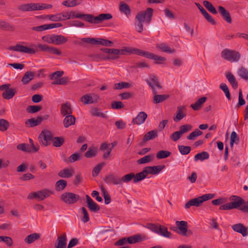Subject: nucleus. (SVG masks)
Wrapping results in <instances>:
<instances>
[{
	"label": "nucleus",
	"instance_id": "f257e3e1",
	"mask_svg": "<svg viewBox=\"0 0 248 248\" xmlns=\"http://www.w3.org/2000/svg\"><path fill=\"white\" fill-rule=\"evenodd\" d=\"M153 10L148 8L145 11H142L137 14L135 17V27L137 31L141 32L143 30V23L149 24L152 20Z\"/></svg>",
	"mask_w": 248,
	"mask_h": 248
},
{
	"label": "nucleus",
	"instance_id": "f03ea898",
	"mask_svg": "<svg viewBox=\"0 0 248 248\" xmlns=\"http://www.w3.org/2000/svg\"><path fill=\"white\" fill-rule=\"evenodd\" d=\"M152 232L166 238L171 237L172 233L168 231V228L159 224H147L146 227Z\"/></svg>",
	"mask_w": 248,
	"mask_h": 248
},
{
	"label": "nucleus",
	"instance_id": "7ed1b4c3",
	"mask_svg": "<svg viewBox=\"0 0 248 248\" xmlns=\"http://www.w3.org/2000/svg\"><path fill=\"white\" fill-rule=\"evenodd\" d=\"M230 200L232 201V202L221 205L219 207V209L228 210L232 209H237L241 206L242 207L244 203H245L244 200L242 198L236 196H231Z\"/></svg>",
	"mask_w": 248,
	"mask_h": 248
},
{
	"label": "nucleus",
	"instance_id": "20e7f679",
	"mask_svg": "<svg viewBox=\"0 0 248 248\" xmlns=\"http://www.w3.org/2000/svg\"><path fill=\"white\" fill-rule=\"evenodd\" d=\"M214 197V194H206L202 196L192 199L185 204V207L186 209H188L192 206L199 207L203 202L211 199L213 198Z\"/></svg>",
	"mask_w": 248,
	"mask_h": 248
},
{
	"label": "nucleus",
	"instance_id": "39448f33",
	"mask_svg": "<svg viewBox=\"0 0 248 248\" xmlns=\"http://www.w3.org/2000/svg\"><path fill=\"white\" fill-rule=\"evenodd\" d=\"M221 57L231 62H237L240 58V54L237 51L229 49H224L221 53Z\"/></svg>",
	"mask_w": 248,
	"mask_h": 248
},
{
	"label": "nucleus",
	"instance_id": "423d86ee",
	"mask_svg": "<svg viewBox=\"0 0 248 248\" xmlns=\"http://www.w3.org/2000/svg\"><path fill=\"white\" fill-rule=\"evenodd\" d=\"M78 195L72 192H65L61 196V199L66 204H71L76 203L79 200Z\"/></svg>",
	"mask_w": 248,
	"mask_h": 248
},
{
	"label": "nucleus",
	"instance_id": "0eeeda50",
	"mask_svg": "<svg viewBox=\"0 0 248 248\" xmlns=\"http://www.w3.org/2000/svg\"><path fill=\"white\" fill-rule=\"evenodd\" d=\"M52 133L47 130H43L39 136L40 142L44 146H47L52 140Z\"/></svg>",
	"mask_w": 248,
	"mask_h": 248
},
{
	"label": "nucleus",
	"instance_id": "6e6552de",
	"mask_svg": "<svg viewBox=\"0 0 248 248\" xmlns=\"http://www.w3.org/2000/svg\"><path fill=\"white\" fill-rule=\"evenodd\" d=\"M9 50L30 54H34L36 52V50L34 49L28 47L20 44H17L15 46L10 47Z\"/></svg>",
	"mask_w": 248,
	"mask_h": 248
},
{
	"label": "nucleus",
	"instance_id": "1a4fd4ad",
	"mask_svg": "<svg viewBox=\"0 0 248 248\" xmlns=\"http://www.w3.org/2000/svg\"><path fill=\"white\" fill-rule=\"evenodd\" d=\"M112 16L111 14H101L97 16H94L92 15L91 23L99 24L104 21L111 19Z\"/></svg>",
	"mask_w": 248,
	"mask_h": 248
},
{
	"label": "nucleus",
	"instance_id": "9d476101",
	"mask_svg": "<svg viewBox=\"0 0 248 248\" xmlns=\"http://www.w3.org/2000/svg\"><path fill=\"white\" fill-rule=\"evenodd\" d=\"M99 96L96 94H86L80 98V101L85 105H87L97 102Z\"/></svg>",
	"mask_w": 248,
	"mask_h": 248
},
{
	"label": "nucleus",
	"instance_id": "9b49d317",
	"mask_svg": "<svg viewBox=\"0 0 248 248\" xmlns=\"http://www.w3.org/2000/svg\"><path fill=\"white\" fill-rule=\"evenodd\" d=\"M165 167L164 165H157L146 167L143 169L144 172L146 173V175L149 174L155 175L158 174Z\"/></svg>",
	"mask_w": 248,
	"mask_h": 248
},
{
	"label": "nucleus",
	"instance_id": "f8f14e48",
	"mask_svg": "<svg viewBox=\"0 0 248 248\" xmlns=\"http://www.w3.org/2000/svg\"><path fill=\"white\" fill-rule=\"evenodd\" d=\"M178 231L175 230L178 233L186 236L187 232V222L185 221H176L175 222Z\"/></svg>",
	"mask_w": 248,
	"mask_h": 248
},
{
	"label": "nucleus",
	"instance_id": "ddd939ff",
	"mask_svg": "<svg viewBox=\"0 0 248 248\" xmlns=\"http://www.w3.org/2000/svg\"><path fill=\"white\" fill-rule=\"evenodd\" d=\"M145 81L152 89L153 87L154 89H156V90H161L162 88L158 82L157 77L154 75H151L149 78L145 79Z\"/></svg>",
	"mask_w": 248,
	"mask_h": 248
},
{
	"label": "nucleus",
	"instance_id": "4468645a",
	"mask_svg": "<svg viewBox=\"0 0 248 248\" xmlns=\"http://www.w3.org/2000/svg\"><path fill=\"white\" fill-rule=\"evenodd\" d=\"M152 93L154 94L153 103L154 104L161 103L169 97V95L168 94H157L158 92L156 89H154L153 87L152 88Z\"/></svg>",
	"mask_w": 248,
	"mask_h": 248
},
{
	"label": "nucleus",
	"instance_id": "2eb2a0df",
	"mask_svg": "<svg viewBox=\"0 0 248 248\" xmlns=\"http://www.w3.org/2000/svg\"><path fill=\"white\" fill-rule=\"evenodd\" d=\"M18 9L22 12L38 11L37 3H29L22 4L18 7Z\"/></svg>",
	"mask_w": 248,
	"mask_h": 248
},
{
	"label": "nucleus",
	"instance_id": "dca6fc26",
	"mask_svg": "<svg viewBox=\"0 0 248 248\" xmlns=\"http://www.w3.org/2000/svg\"><path fill=\"white\" fill-rule=\"evenodd\" d=\"M147 118V114L145 112H140L135 118L133 119L132 123L134 124L140 125L144 123Z\"/></svg>",
	"mask_w": 248,
	"mask_h": 248
},
{
	"label": "nucleus",
	"instance_id": "f3484780",
	"mask_svg": "<svg viewBox=\"0 0 248 248\" xmlns=\"http://www.w3.org/2000/svg\"><path fill=\"white\" fill-rule=\"evenodd\" d=\"M86 198L87 207L91 211L96 212L99 210L100 207L99 205H98L89 195H86Z\"/></svg>",
	"mask_w": 248,
	"mask_h": 248
},
{
	"label": "nucleus",
	"instance_id": "a211bd4d",
	"mask_svg": "<svg viewBox=\"0 0 248 248\" xmlns=\"http://www.w3.org/2000/svg\"><path fill=\"white\" fill-rule=\"evenodd\" d=\"M114 51L115 55L113 57H111L110 58L115 60L119 58V55H125L126 53L131 54V47H124L121 49L115 48Z\"/></svg>",
	"mask_w": 248,
	"mask_h": 248
},
{
	"label": "nucleus",
	"instance_id": "6ab92c4d",
	"mask_svg": "<svg viewBox=\"0 0 248 248\" xmlns=\"http://www.w3.org/2000/svg\"><path fill=\"white\" fill-rule=\"evenodd\" d=\"M60 111L61 114L63 116L72 114V109L70 103L66 102L62 104L61 105Z\"/></svg>",
	"mask_w": 248,
	"mask_h": 248
},
{
	"label": "nucleus",
	"instance_id": "aec40b11",
	"mask_svg": "<svg viewBox=\"0 0 248 248\" xmlns=\"http://www.w3.org/2000/svg\"><path fill=\"white\" fill-rule=\"evenodd\" d=\"M233 231L241 233L243 236L247 235V228L241 223L234 224L232 226Z\"/></svg>",
	"mask_w": 248,
	"mask_h": 248
},
{
	"label": "nucleus",
	"instance_id": "412c9836",
	"mask_svg": "<svg viewBox=\"0 0 248 248\" xmlns=\"http://www.w3.org/2000/svg\"><path fill=\"white\" fill-rule=\"evenodd\" d=\"M67 238L65 233L58 237L57 242L55 244V248H65L66 246Z\"/></svg>",
	"mask_w": 248,
	"mask_h": 248
},
{
	"label": "nucleus",
	"instance_id": "4be33fe9",
	"mask_svg": "<svg viewBox=\"0 0 248 248\" xmlns=\"http://www.w3.org/2000/svg\"><path fill=\"white\" fill-rule=\"evenodd\" d=\"M67 238L65 233L58 237L57 242L55 244V248H65L66 246Z\"/></svg>",
	"mask_w": 248,
	"mask_h": 248
},
{
	"label": "nucleus",
	"instance_id": "5701e85b",
	"mask_svg": "<svg viewBox=\"0 0 248 248\" xmlns=\"http://www.w3.org/2000/svg\"><path fill=\"white\" fill-rule=\"evenodd\" d=\"M105 182L108 184H113L114 185H121L122 181L120 179L112 174L107 176L105 179Z\"/></svg>",
	"mask_w": 248,
	"mask_h": 248
},
{
	"label": "nucleus",
	"instance_id": "b1692460",
	"mask_svg": "<svg viewBox=\"0 0 248 248\" xmlns=\"http://www.w3.org/2000/svg\"><path fill=\"white\" fill-rule=\"evenodd\" d=\"M218 11L221 15L222 16L223 19L228 23H232V18L230 14L225 8L221 6L218 7Z\"/></svg>",
	"mask_w": 248,
	"mask_h": 248
},
{
	"label": "nucleus",
	"instance_id": "393cba45",
	"mask_svg": "<svg viewBox=\"0 0 248 248\" xmlns=\"http://www.w3.org/2000/svg\"><path fill=\"white\" fill-rule=\"evenodd\" d=\"M53 44L60 45L66 43L68 41L67 38L62 35L53 34Z\"/></svg>",
	"mask_w": 248,
	"mask_h": 248
},
{
	"label": "nucleus",
	"instance_id": "a878e982",
	"mask_svg": "<svg viewBox=\"0 0 248 248\" xmlns=\"http://www.w3.org/2000/svg\"><path fill=\"white\" fill-rule=\"evenodd\" d=\"M65 116L63 121V124L65 128L69 127L75 124L76 118L74 116L70 114Z\"/></svg>",
	"mask_w": 248,
	"mask_h": 248
},
{
	"label": "nucleus",
	"instance_id": "bb28decb",
	"mask_svg": "<svg viewBox=\"0 0 248 248\" xmlns=\"http://www.w3.org/2000/svg\"><path fill=\"white\" fill-rule=\"evenodd\" d=\"M40 234L38 233H33L27 235L24 239V241L28 244H31L40 239Z\"/></svg>",
	"mask_w": 248,
	"mask_h": 248
},
{
	"label": "nucleus",
	"instance_id": "cd10ccee",
	"mask_svg": "<svg viewBox=\"0 0 248 248\" xmlns=\"http://www.w3.org/2000/svg\"><path fill=\"white\" fill-rule=\"evenodd\" d=\"M207 100V97H202L197 100L195 103L190 105V107L194 110H198L202 108L203 104Z\"/></svg>",
	"mask_w": 248,
	"mask_h": 248
},
{
	"label": "nucleus",
	"instance_id": "c85d7f7f",
	"mask_svg": "<svg viewBox=\"0 0 248 248\" xmlns=\"http://www.w3.org/2000/svg\"><path fill=\"white\" fill-rule=\"evenodd\" d=\"M37 192V199L41 201L43 200L52 194V192L46 189H44L38 191Z\"/></svg>",
	"mask_w": 248,
	"mask_h": 248
},
{
	"label": "nucleus",
	"instance_id": "c756f323",
	"mask_svg": "<svg viewBox=\"0 0 248 248\" xmlns=\"http://www.w3.org/2000/svg\"><path fill=\"white\" fill-rule=\"evenodd\" d=\"M226 77L234 89L238 88V84L233 75L231 73L228 72L226 74Z\"/></svg>",
	"mask_w": 248,
	"mask_h": 248
},
{
	"label": "nucleus",
	"instance_id": "7c9ffc66",
	"mask_svg": "<svg viewBox=\"0 0 248 248\" xmlns=\"http://www.w3.org/2000/svg\"><path fill=\"white\" fill-rule=\"evenodd\" d=\"M185 109V107L184 106H178L177 107L176 116L173 118L175 122H178L186 116V114L183 113V110Z\"/></svg>",
	"mask_w": 248,
	"mask_h": 248
},
{
	"label": "nucleus",
	"instance_id": "2f4dec72",
	"mask_svg": "<svg viewBox=\"0 0 248 248\" xmlns=\"http://www.w3.org/2000/svg\"><path fill=\"white\" fill-rule=\"evenodd\" d=\"M43 120V118L41 117H38L36 119L31 118L28 119L25 124L26 125H29L30 127H32L37 126L41 124Z\"/></svg>",
	"mask_w": 248,
	"mask_h": 248
},
{
	"label": "nucleus",
	"instance_id": "473e14b6",
	"mask_svg": "<svg viewBox=\"0 0 248 248\" xmlns=\"http://www.w3.org/2000/svg\"><path fill=\"white\" fill-rule=\"evenodd\" d=\"M74 171L72 169H64L61 170L58 175L62 178H70L73 176Z\"/></svg>",
	"mask_w": 248,
	"mask_h": 248
},
{
	"label": "nucleus",
	"instance_id": "72a5a7b5",
	"mask_svg": "<svg viewBox=\"0 0 248 248\" xmlns=\"http://www.w3.org/2000/svg\"><path fill=\"white\" fill-rule=\"evenodd\" d=\"M100 149L104 152L103 157L105 158L108 157L112 151L110 145H108L107 143H102L100 146Z\"/></svg>",
	"mask_w": 248,
	"mask_h": 248
},
{
	"label": "nucleus",
	"instance_id": "f704fd0d",
	"mask_svg": "<svg viewBox=\"0 0 248 248\" xmlns=\"http://www.w3.org/2000/svg\"><path fill=\"white\" fill-rule=\"evenodd\" d=\"M34 74L33 72L31 71L26 72L21 79L22 83L24 84H27L34 78Z\"/></svg>",
	"mask_w": 248,
	"mask_h": 248
},
{
	"label": "nucleus",
	"instance_id": "c9c22d12",
	"mask_svg": "<svg viewBox=\"0 0 248 248\" xmlns=\"http://www.w3.org/2000/svg\"><path fill=\"white\" fill-rule=\"evenodd\" d=\"M209 157V154L206 151H203L202 153H198L194 156V160L197 161L201 160L202 161L205 159H208Z\"/></svg>",
	"mask_w": 248,
	"mask_h": 248
},
{
	"label": "nucleus",
	"instance_id": "e433bc0d",
	"mask_svg": "<svg viewBox=\"0 0 248 248\" xmlns=\"http://www.w3.org/2000/svg\"><path fill=\"white\" fill-rule=\"evenodd\" d=\"M0 29L13 31H15V28L5 21L0 20Z\"/></svg>",
	"mask_w": 248,
	"mask_h": 248
},
{
	"label": "nucleus",
	"instance_id": "4c0bfd02",
	"mask_svg": "<svg viewBox=\"0 0 248 248\" xmlns=\"http://www.w3.org/2000/svg\"><path fill=\"white\" fill-rule=\"evenodd\" d=\"M132 86L131 84L126 82H121L114 85V89L122 90L123 89L129 88Z\"/></svg>",
	"mask_w": 248,
	"mask_h": 248
},
{
	"label": "nucleus",
	"instance_id": "58836bf2",
	"mask_svg": "<svg viewBox=\"0 0 248 248\" xmlns=\"http://www.w3.org/2000/svg\"><path fill=\"white\" fill-rule=\"evenodd\" d=\"M15 93L16 90L14 89H9L3 92L2 96L6 99H10L13 97Z\"/></svg>",
	"mask_w": 248,
	"mask_h": 248
},
{
	"label": "nucleus",
	"instance_id": "ea45409f",
	"mask_svg": "<svg viewBox=\"0 0 248 248\" xmlns=\"http://www.w3.org/2000/svg\"><path fill=\"white\" fill-rule=\"evenodd\" d=\"M157 135V131L156 130H153L147 132L144 136L143 138L144 141H148L155 139Z\"/></svg>",
	"mask_w": 248,
	"mask_h": 248
},
{
	"label": "nucleus",
	"instance_id": "a19ab883",
	"mask_svg": "<svg viewBox=\"0 0 248 248\" xmlns=\"http://www.w3.org/2000/svg\"><path fill=\"white\" fill-rule=\"evenodd\" d=\"M97 149L95 147H90L88 151L85 153V156L87 158H92L95 157L97 155Z\"/></svg>",
	"mask_w": 248,
	"mask_h": 248
},
{
	"label": "nucleus",
	"instance_id": "79ce46f5",
	"mask_svg": "<svg viewBox=\"0 0 248 248\" xmlns=\"http://www.w3.org/2000/svg\"><path fill=\"white\" fill-rule=\"evenodd\" d=\"M17 149L25 152H31L33 151L32 147L29 144L26 143H20L17 146Z\"/></svg>",
	"mask_w": 248,
	"mask_h": 248
},
{
	"label": "nucleus",
	"instance_id": "37998d69",
	"mask_svg": "<svg viewBox=\"0 0 248 248\" xmlns=\"http://www.w3.org/2000/svg\"><path fill=\"white\" fill-rule=\"evenodd\" d=\"M154 156V155L151 154L145 155L144 157L139 159L137 162L139 164H142L149 163L153 160Z\"/></svg>",
	"mask_w": 248,
	"mask_h": 248
},
{
	"label": "nucleus",
	"instance_id": "c03bdc74",
	"mask_svg": "<svg viewBox=\"0 0 248 248\" xmlns=\"http://www.w3.org/2000/svg\"><path fill=\"white\" fill-rule=\"evenodd\" d=\"M203 4L206 8V9L213 14L216 15L217 14V12L216 8L209 1L204 0L203 1Z\"/></svg>",
	"mask_w": 248,
	"mask_h": 248
},
{
	"label": "nucleus",
	"instance_id": "a18cd8bd",
	"mask_svg": "<svg viewBox=\"0 0 248 248\" xmlns=\"http://www.w3.org/2000/svg\"><path fill=\"white\" fill-rule=\"evenodd\" d=\"M237 73L242 78L246 80H248V70L245 67H241L238 70Z\"/></svg>",
	"mask_w": 248,
	"mask_h": 248
},
{
	"label": "nucleus",
	"instance_id": "49530a36",
	"mask_svg": "<svg viewBox=\"0 0 248 248\" xmlns=\"http://www.w3.org/2000/svg\"><path fill=\"white\" fill-rule=\"evenodd\" d=\"M157 47L161 51L168 53L172 54L174 52V50L171 49L170 46L162 43L157 46Z\"/></svg>",
	"mask_w": 248,
	"mask_h": 248
},
{
	"label": "nucleus",
	"instance_id": "de8ad7c7",
	"mask_svg": "<svg viewBox=\"0 0 248 248\" xmlns=\"http://www.w3.org/2000/svg\"><path fill=\"white\" fill-rule=\"evenodd\" d=\"M119 10L124 14L126 16H128L130 15V9L129 6L125 3L121 4L119 6Z\"/></svg>",
	"mask_w": 248,
	"mask_h": 248
},
{
	"label": "nucleus",
	"instance_id": "09e8293b",
	"mask_svg": "<svg viewBox=\"0 0 248 248\" xmlns=\"http://www.w3.org/2000/svg\"><path fill=\"white\" fill-rule=\"evenodd\" d=\"M178 150L182 155H188L191 151V147L188 146L178 145Z\"/></svg>",
	"mask_w": 248,
	"mask_h": 248
},
{
	"label": "nucleus",
	"instance_id": "8fccbe9b",
	"mask_svg": "<svg viewBox=\"0 0 248 248\" xmlns=\"http://www.w3.org/2000/svg\"><path fill=\"white\" fill-rule=\"evenodd\" d=\"M67 186V182L64 180H60L56 183V189L57 191L63 190Z\"/></svg>",
	"mask_w": 248,
	"mask_h": 248
},
{
	"label": "nucleus",
	"instance_id": "3c124183",
	"mask_svg": "<svg viewBox=\"0 0 248 248\" xmlns=\"http://www.w3.org/2000/svg\"><path fill=\"white\" fill-rule=\"evenodd\" d=\"M52 141L54 146L59 147L63 144L64 142V139L61 137H55L52 139Z\"/></svg>",
	"mask_w": 248,
	"mask_h": 248
},
{
	"label": "nucleus",
	"instance_id": "603ef678",
	"mask_svg": "<svg viewBox=\"0 0 248 248\" xmlns=\"http://www.w3.org/2000/svg\"><path fill=\"white\" fill-rule=\"evenodd\" d=\"M146 173L144 172V169L143 170L138 173L135 174L134 179L133 181L134 183H137L140 181L143 180L146 177Z\"/></svg>",
	"mask_w": 248,
	"mask_h": 248
},
{
	"label": "nucleus",
	"instance_id": "864d4df0",
	"mask_svg": "<svg viewBox=\"0 0 248 248\" xmlns=\"http://www.w3.org/2000/svg\"><path fill=\"white\" fill-rule=\"evenodd\" d=\"M101 50L104 53L108 54V56L107 57L106 59L108 60H113L109 58L113 57L115 55V48H104L101 49Z\"/></svg>",
	"mask_w": 248,
	"mask_h": 248
},
{
	"label": "nucleus",
	"instance_id": "5fc2aeb1",
	"mask_svg": "<svg viewBox=\"0 0 248 248\" xmlns=\"http://www.w3.org/2000/svg\"><path fill=\"white\" fill-rule=\"evenodd\" d=\"M171 153L168 151L161 150L156 154V157L158 159L165 158L169 156Z\"/></svg>",
	"mask_w": 248,
	"mask_h": 248
},
{
	"label": "nucleus",
	"instance_id": "6e6d98bb",
	"mask_svg": "<svg viewBox=\"0 0 248 248\" xmlns=\"http://www.w3.org/2000/svg\"><path fill=\"white\" fill-rule=\"evenodd\" d=\"M105 165L104 163H101L96 166L93 169L92 174L93 176H96L100 172L101 169Z\"/></svg>",
	"mask_w": 248,
	"mask_h": 248
},
{
	"label": "nucleus",
	"instance_id": "4d7b16f0",
	"mask_svg": "<svg viewBox=\"0 0 248 248\" xmlns=\"http://www.w3.org/2000/svg\"><path fill=\"white\" fill-rule=\"evenodd\" d=\"M96 44L102 45L106 46H112L113 43L107 39H97Z\"/></svg>",
	"mask_w": 248,
	"mask_h": 248
},
{
	"label": "nucleus",
	"instance_id": "13d9d810",
	"mask_svg": "<svg viewBox=\"0 0 248 248\" xmlns=\"http://www.w3.org/2000/svg\"><path fill=\"white\" fill-rule=\"evenodd\" d=\"M75 16L77 18H83L85 21L91 23L92 18V15L91 14L76 13V16Z\"/></svg>",
	"mask_w": 248,
	"mask_h": 248
},
{
	"label": "nucleus",
	"instance_id": "bf43d9fd",
	"mask_svg": "<svg viewBox=\"0 0 248 248\" xmlns=\"http://www.w3.org/2000/svg\"><path fill=\"white\" fill-rule=\"evenodd\" d=\"M9 126V122L4 119H0V131H5L7 130Z\"/></svg>",
	"mask_w": 248,
	"mask_h": 248
},
{
	"label": "nucleus",
	"instance_id": "052dcab7",
	"mask_svg": "<svg viewBox=\"0 0 248 248\" xmlns=\"http://www.w3.org/2000/svg\"><path fill=\"white\" fill-rule=\"evenodd\" d=\"M219 88L225 93V95L228 100L231 99V95L229 88L225 83H221L219 86Z\"/></svg>",
	"mask_w": 248,
	"mask_h": 248
},
{
	"label": "nucleus",
	"instance_id": "680f3d73",
	"mask_svg": "<svg viewBox=\"0 0 248 248\" xmlns=\"http://www.w3.org/2000/svg\"><path fill=\"white\" fill-rule=\"evenodd\" d=\"M239 141V138L238 137L237 133L235 131H232L231 135V142L230 145L232 147H233L234 143L238 142Z\"/></svg>",
	"mask_w": 248,
	"mask_h": 248
},
{
	"label": "nucleus",
	"instance_id": "e2e57ef3",
	"mask_svg": "<svg viewBox=\"0 0 248 248\" xmlns=\"http://www.w3.org/2000/svg\"><path fill=\"white\" fill-rule=\"evenodd\" d=\"M79 3H77L76 0H66L62 2V4L67 7H74Z\"/></svg>",
	"mask_w": 248,
	"mask_h": 248
},
{
	"label": "nucleus",
	"instance_id": "0e129e2a",
	"mask_svg": "<svg viewBox=\"0 0 248 248\" xmlns=\"http://www.w3.org/2000/svg\"><path fill=\"white\" fill-rule=\"evenodd\" d=\"M192 126L190 124H185L181 126L179 129V132L182 135L183 134L187 133L192 129Z\"/></svg>",
	"mask_w": 248,
	"mask_h": 248
},
{
	"label": "nucleus",
	"instance_id": "69168bd1",
	"mask_svg": "<svg viewBox=\"0 0 248 248\" xmlns=\"http://www.w3.org/2000/svg\"><path fill=\"white\" fill-rule=\"evenodd\" d=\"M81 209L83 215V216L81 218V220L83 223H86L90 219L89 214L85 207H82Z\"/></svg>",
	"mask_w": 248,
	"mask_h": 248
},
{
	"label": "nucleus",
	"instance_id": "338daca9",
	"mask_svg": "<svg viewBox=\"0 0 248 248\" xmlns=\"http://www.w3.org/2000/svg\"><path fill=\"white\" fill-rule=\"evenodd\" d=\"M135 174L133 173H130L129 174H126L124 175L120 180L122 181V183H128L132 179H134Z\"/></svg>",
	"mask_w": 248,
	"mask_h": 248
},
{
	"label": "nucleus",
	"instance_id": "774afa93",
	"mask_svg": "<svg viewBox=\"0 0 248 248\" xmlns=\"http://www.w3.org/2000/svg\"><path fill=\"white\" fill-rule=\"evenodd\" d=\"M41 109V107L39 106H29L27 108V111L30 113H34Z\"/></svg>",
	"mask_w": 248,
	"mask_h": 248
}]
</instances>
